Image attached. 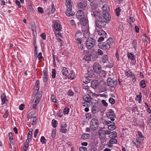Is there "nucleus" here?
<instances>
[{
  "instance_id": "nucleus-1",
  "label": "nucleus",
  "mask_w": 151,
  "mask_h": 151,
  "mask_svg": "<svg viewBox=\"0 0 151 151\" xmlns=\"http://www.w3.org/2000/svg\"><path fill=\"white\" fill-rule=\"evenodd\" d=\"M72 2L71 0H67L65 2V5L67 7L65 14L68 17L72 16L74 15L75 13L72 11Z\"/></svg>"
},
{
  "instance_id": "nucleus-2",
  "label": "nucleus",
  "mask_w": 151,
  "mask_h": 151,
  "mask_svg": "<svg viewBox=\"0 0 151 151\" xmlns=\"http://www.w3.org/2000/svg\"><path fill=\"white\" fill-rule=\"evenodd\" d=\"M106 22L102 19H98L95 21V24L96 27L100 29L104 28L106 25Z\"/></svg>"
},
{
  "instance_id": "nucleus-3",
  "label": "nucleus",
  "mask_w": 151,
  "mask_h": 151,
  "mask_svg": "<svg viewBox=\"0 0 151 151\" xmlns=\"http://www.w3.org/2000/svg\"><path fill=\"white\" fill-rule=\"evenodd\" d=\"M95 42L94 40L91 37L88 38L86 40V45L88 49H91L94 46Z\"/></svg>"
},
{
  "instance_id": "nucleus-4",
  "label": "nucleus",
  "mask_w": 151,
  "mask_h": 151,
  "mask_svg": "<svg viewBox=\"0 0 151 151\" xmlns=\"http://www.w3.org/2000/svg\"><path fill=\"white\" fill-rule=\"evenodd\" d=\"M104 82L103 81H101L98 83V81L96 80H94L92 81L91 82V86L94 89L97 88H100L101 87L100 85L103 84Z\"/></svg>"
},
{
  "instance_id": "nucleus-5",
  "label": "nucleus",
  "mask_w": 151,
  "mask_h": 151,
  "mask_svg": "<svg viewBox=\"0 0 151 151\" xmlns=\"http://www.w3.org/2000/svg\"><path fill=\"white\" fill-rule=\"evenodd\" d=\"M98 120L95 119H93L91 122L90 127L91 130H95L98 127Z\"/></svg>"
},
{
  "instance_id": "nucleus-6",
  "label": "nucleus",
  "mask_w": 151,
  "mask_h": 151,
  "mask_svg": "<svg viewBox=\"0 0 151 151\" xmlns=\"http://www.w3.org/2000/svg\"><path fill=\"white\" fill-rule=\"evenodd\" d=\"M106 115L107 117L110 119L111 121H113L115 120L114 118L116 117V115L112 110H110L108 112L106 113Z\"/></svg>"
},
{
  "instance_id": "nucleus-7",
  "label": "nucleus",
  "mask_w": 151,
  "mask_h": 151,
  "mask_svg": "<svg viewBox=\"0 0 151 151\" xmlns=\"http://www.w3.org/2000/svg\"><path fill=\"white\" fill-rule=\"evenodd\" d=\"M39 96H37V93L35 94V93H34L33 95H34L35 97L34 98L33 100V102L34 103V104H38L40 100V99L41 98L42 96V93L41 92H40L39 93Z\"/></svg>"
},
{
  "instance_id": "nucleus-8",
  "label": "nucleus",
  "mask_w": 151,
  "mask_h": 151,
  "mask_svg": "<svg viewBox=\"0 0 151 151\" xmlns=\"http://www.w3.org/2000/svg\"><path fill=\"white\" fill-rule=\"evenodd\" d=\"M93 68L94 71L97 73H99L101 72V66L98 63L96 62L93 64Z\"/></svg>"
},
{
  "instance_id": "nucleus-9",
  "label": "nucleus",
  "mask_w": 151,
  "mask_h": 151,
  "mask_svg": "<svg viewBox=\"0 0 151 151\" xmlns=\"http://www.w3.org/2000/svg\"><path fill=\"white\" fill-rule=\"evenodd\" d=\"M101 19H103L104 21H105V22L109 21L111 19V17L109 12H103V16H102V17Z\"/></svg>"
},
{
  "instance_id": "nucleus-10",
  "label": "nucleus",
  "mask_w": 151,
  "mask_h": 151,
  "mask_svg": "<svg viewBox=\"0 0 151 151\" xmlns=\"http://www.w3.org/2000/svg\"><path fill=\"white\" fill-rule=\"evenodd\" d=\"M107 81L108 85L111 87H114L115 86H116L117 83L116 81L112 80L110 78H109L107 79Z\"/></svg>"
},
{
  "instance_id": "nucleus-11",
  "label": "nucleus",
  "mask_w": 151,
  "mask_h": 151,
  "mask_svg": "<svg viewBox=\"0 0 151 151\" xmlns=\"http://www.w3.org/2000/svg\"><path fill=\"white\" fill-rule=\"evenodd\" d=\"M82 32L83 33V36L85 38H87L89 36V33L88 32V28L85 26L82 27Z\"/></svg>"
},
{
  "instance_id": "nucleus-12",
  "label": "nucleus",
  "mask_w": 151,
  "mask_h": 151,
  "mask_svg": "<svg viewBox=\"0 0 151 151\" xmlns=\"http://www.w3.org/2000/svg\"><path fill=\"white\" fill-rule=\"evenodd\" d=\"M87 1H83L78 4V7L79 9H84L87 6Z\"/></svg>"
},
{
  "instance_id": "nucleus-13",
  "label": "nucleus",
  "mask_w": 151,
  "mask_h": 151,
  "mask_svg": "<svg viewBox=\"0 0 151 151\" xmlns=\"http://www.w3.org/2000/svg\"><path fill=\"white\" fill-rule=\"evenodd\" d=\"M98 46H99L100 48L104 50H109L110 47V45L107 43L102 44L100 43L98 44Z\"/></svg>"
},
{
  "instance_id": "nucleus-14",
  "label": "nucleus",
  "mask_w": 151,
  "mask_h": 151,
  "mask_svg": "<svg viewBox=\"0 0 151 151\" xmlns=\"http://www.w3.org/2000/svg\"><path fill=\"white\" fill-rule=\"evenodd\" d=\"M95 103L94 104H93V107L92 108V111L93 113H96L98 111V102L96 100L94 101Z\"/></svg>"
},
{
  "instance_id": "nucleus-15",
  "label": "nucleus",
  "mask_w": 151,
  "mask_h": 151,
  "mask_svg": "<svg viewBox=\"0 0 151 151\" xmlns=\"http://www.w3.org/2000/svg\"><path fill=\"white\" fill-rule=\"evenodd\" d=\"M98 133L100 139H104L106 138V136L105 134V130L101 129H99V130Z\"/></svg>"
},
{
  "instance_id": "nucleus-16",
  "label": "nucleus",
  "mask_w": 151,
  "mask_h": 151,
  "mask_svg": "<svg viewBox=\"0 0 151 151\" xmlns=\"http://www.w3.org/2000/svg\"><path fill=\"white\" fill-rule=\"evenodd\" d=\"M92 14L94 15L96 18L98 19H100L102 17V14L98 11H94Z\"/></svg>"
},
{
  "instance_id": "nucleus-17",
  "label": "nucleus",
  "mask_w": 151,
  "mask_h": 151,
  "mask_svg": "<svg viewBox=\"0 0 151 151\" xmlns=\"http://www.w3.org/2000/svg\"><path fill=\"white\" fill-rule=\"evenodd\" d=\"M96 31L98 34L100 36H103V37H106L107 35L106 32L101 29H96Z\"/></svg>"
},
{
  "instance_id": "nucleus-18",
  "label": "nucleus",
  "mask_w": 151,
  "mask_h": 151,
  "mask_svg": "<svg viewBox=\"0 0 151 151\" xmlns=\"http://www.w3.org/2000/svg\"><path fill=\"white\" fill-rule=\"evenodd\" d=\"M125 74L127 77H132L133 78V80L134 79L135 81L136 79L135 77V76L132 72H130V70H126L125 71Z\"/></svg>"
},
{
  "instance_id": "nucleus-19",
  "label": "nucleus",
  "mask_w": 151,
  "mask_h": 151,
  "mask_svg": "<svg viewBox=\"0 0 151 151\" xmlns=\"http://www.w3.org/2000/svg\"><path fill=\"white\" fill-rule=\"evenodd\" d=\"M83 99L85 101L94 102V101L93 99L91 98L90 96L89 95L84 96Z\"/></svg>"
},
{
  "instance_id": "nucleus-20",
  "label": "nucleus",
  "mask_w": 151,
  "mask_h": 151,
  "mask_svg": "<svg viewBox=\"0 0 151 151\" xmlns=\"http://www.w3.org/2000/svg\"><path fill=\"white\" fill-rule=\"evenodd\" d=\"M66 123H64L61 126L60 129V132H62L63 133H66L67 131V129L66 128Z\"/></svg>"
},
{
  "instance_id": "nucleus-21",
  "label": "nucleus",
  "mask_w": 151,
  "mask_h": 151,
  "mask_svg": "<svg viewBox=\"0 0 151 151\" xmlns=\"http://www.w3.org/2000/svg\"><path fill=\"white\" fill-rule=\"evenodd\" d=\"M47 69H45L43 71L44 75L43 76V79L44 82H46L47 81Z\"/></svg>"
},
{
  "instance_id": "nucleus-22",
  "label": "nucleus",
  "mask_w": 151,
  "mask_h": 151,
  "mask_svg": "<svg viewBox=\"0 0 151 151\" xmlns=\"http://www.w3.org/2000/svg\"><path fill=\"white\" fill-rule=\"evenodd\" d=\"M76 16L77 18L80 19V18H83L84 17V13L81 10H79L77 12Z\"/></svg>"
},
{
  "instance_id": "nucleus-23",
  "label": "nucleus",
  "mask_w": 151,
  "mask_h": 151,
  "mask_svg": "<svg viewBox=\"0 0 151 151\" xmlns=\"http://www.w3.org/2000/svg\"><path fill=\"white\" fill-rule=\"evenodd\" d=\"M132 142L134 145L136 146L137 147H139L140 142L138 139L136 138H134L132 140Z\"/></svg>"
},
{
  "instance_id": "nucleus-24",
  "label": "nucleus",
  "mask_w": 151,
  "mask_h": 151,
  "mask_svg": "<svg viewBox=\"0 0 151 151\" xmlns=\"http://www.w3.org/2000/svg\"><path fill=\"white\" fill-rule=\"evenodd\" d=\"M39 81L38 80H37L36 81V85L35 87V90L34 92V93H35V94H36L37 93L39 89Z\"/></svg>"
},
{
  "instance_id": "nucleus-25",
  "label": "nucleus",
  "mask_w": 151,
  "mask_h": 151,
  "mask_svg": "<svg viewBox=\"0 0 151 151\" xmlns=\"http://www.w3.org/2000/svg\"><path fill=\"white\" fill-rule=\"evenodd\" d=\"M103 12H108L109 10V6L106 4H104L102 7Z\"/></svg>"
},
{
  "instance_id": "nucleus-26",
  "label": "nucleus",
  "mask_w": 151,
  "mask_h": 151,
  "mask_svg": "<svg viewBox=\"0 0 151 151\" xmlns=\"http://www.w3.org/2000/svg\"><path fill=\"white\" fill-rule=\"evenodd\" d=\"M1 104L3 105V104H6L7 102V100L6 99V96L4 93L1 96Z\"/></svg>"
},
{
  "instance_id": "nucleus-27",
  "label": "nucleus",
  "mask_w": 151,
  "mask_h": 151,
  "mask_svg": "<svg viewBox=\"0 0 151 151\" xmlns=\"http://www.w3.org/2000/svg\"><path fill=\"white\" fill-rule=\"evenodd\" d=\"M80 24L83 25V26H85L86 25V24L87 23V20L85 18H80Z\"/></svg>"
},
{
  "instance_id": "nucleus-28",
  "label": "nucleus",
  "mask_w": 151,
  "mask_h": 151,
  "mask_svg": "<svg viewBox=\"0 0 151 151\" xmlns=\"http://www.w3.org/2000/svg\"><path fill=\"white\" fill-rule=\"evenodd\" d=\"M37 118L36 116L32 117L30 119V123L32 125H35L36 124Z\"/></svg>"
},
{
  "instance_id": "nucleus-29",
  "label": "nucleus",
  "mask_w": 151,
  "mask_h": 151,
  "mask_svg": "<svg viewBox=\"0 0 151 151\" xmlns=\"http://www.w3.org/2000/svg\"><path fill=\"white\" fill-rule=\"evenodd\" d=\"M54 27L55 30L58 31H60L61 29V26L58 24L56 23L54 24Z\"/></svg>"
},
{
  "instance_id": "nucleus-30",
  "label": "nucleus",
  "mask_w": 151,
  "mask_h": 151,
  "mask_svg": "<svg viewBox=\"0 0 151 151\" xmlns=\"http://www.w3.org/2000/svg\"><path fill=\"white\" fill-rule=\"evenodd\" d=\"M62 73L63 75L66 76L68 73V68L65 67H63L62 69Z\"/></svg>"
},
{
  "instance_id": "nucleus-31",
  "label": "nucleus",
  "mask_w": 151,
  "mask_h": 151,
  "mask_svg": "<svg viewBox=\"0 0 151 151\" xmlns=\"http://www.w3.org/2000/svg\"><path fill=\"white\" fill-rule=\"evenodd\" d=\"M108 59V57L107 55H105L103 56L101 58V62L104 63L106 62Z\"/></svg>"
},
{
  "instance_id": "nucleus-32",
  "label": "nucleus",
  "mask_w": 151,
  "mask_h": 151,
  "mask_svg": "<svg viewBox=\"0 0 151 151\" xmlns=\"http://www.w3.org/2000/svg\"><path fill=\"white\" fill-rule=\"evenodd\" d=\"M115 123L114 122L112 123V124L110 125L108 127V129H109L113 130L116 128V126L114 125Z\"/></svg>"
},
{
  "instance_id": "nucleus-33",
  "label": "nucleus",
  "mask_w": 151,
  "mask_h": 151,
  "mask_svg": "<svg viewBox=\"0 0 151 151\" xmlns=\"http://www.w3.org/2000/svg\"><path fill=\"white\" fill-rule=\"evenodd\" d=\"M90 137V134H83L81 137V138L83 139H88Z\"/></svg>"
},
{
  "instance_id": "nucleus-34",
  "label": "nucleus",
  "mask_w": 151,
  "mask_h": 151,
  "mask_svg": "<svg viewBox=\"0 0 151 151\" xmlns=\"http://www.w3.org/2000/svg\"><path fill=\"white\" fill-rule=\"evenodd\" d=\"M138 139L140 140H143L144 139V137L142 135V133L139 131L137 132Z\"/></svg>"
},
{
  "instance_id": "nucleus-35",
  "label": "nucleus",
  "mask_w": 151,
  "mask_h": 151,
  "mask_svg": "<svg viewBox=\"0 0 151 151\" xmlns=\"http://www.w3.org/2000/svg\"><path fill=\"white\" fill-rule=\"evenodd\" d=\"M132 44L133 46V47L134 48L136 51L137 48V42L135 40H133L132 42Z\"/></svg>"
},
{
  "instance_id": "nucleus-36",
  "label": "nucleus",
  "mask_w": 151,
  "mask_h": 151,
  "mask_svg": "<svg viewBox=\"0 0 151 151\" xmlns=\"http://www.w3.org/2000/svg\"><path fill=\"white\" fill-rule=\"evenodd\" d=\"M127 56L129 58L134 60L135 59L134 56L131 53H129L127 54Z\"/></svg>"
},
{
  "instance_id": "nucleus-37",
  "label": "nucleus",
  "mask_w": 151,
  "mask_h": 151,
  "mask_svg": "<svg viewBox=\"0 0 151 151\" xmlns=\"http://www.w3.org/2000/svg\"><path fill=\"white\" fill-rule=\"evenodd\" d=\"M89 102V101H85L83 103H82V105L84 106H89L90 105V102ZM92 104L94 103V102H92Z\"/></svg>"
},
{
  "instance_id": "nucleus-38",
  "label": "nucleus",
  "mask_w": 151,
  "mask_h": 151,
  "mask_svg": "<svg viewBox=\"0 0 151 151\" xmlns=\"http://www.w3.org/2000/svg\"><path fill=\"white\" fill-rule=\"evenodd\" d=\"M117 140L116 139L114 138H112L109 141V143L111 144H115L117 143Z\"/></svg>"
},
{
  "instance_id": "nucleus-39",
  "label": "nucleus",
  "mask_w": 151,
  "mask_h": 151,
  "mask_svg": "<svg viewBox=\"0 0 151 151\" xmlns=\"http://www.w3.org/2000/svg\"><path fill=\"white\" fill-rule=\"evenodd\" d=\"M111 134H110L109 136V137H111H111L113 138H116L117 137V133L116 132H111Z\"/></svg>"
},
{
  "instance_id": "nucleus-40",
  "label": "nucleus",
  "mask_w": 151,
  "mask_h": 151,
  "mask_svg": "<svg viewBox=\"0 0 151 151\" xmlns=\"http://www.w3.org/2000/svg\"><path fill=\"white\" fill-rule=\"evenodd\" d=\"M139 95H137L136 98V100H139V101H141L142 100V93H139Z\"/></svg>"
},
{
  "instance_id": "nucleus-41",
  "label": "nucleus",
  "mask_w": 151,
  "mask_h": 151,
  "mask_svg": "<svg viewBox=\"0 0 151 151\" xmlns=\"http://www.w3.org/2000/svg\"><path fill=\"white\" fill-rule=\"evenodd\" d=\"M57 124V122L54 119H53L52 120V126L54 128L56 127V125Z\"/></svg>"
},
{
  "instance_id": "nucleus-42",
  "label": "nucleus",
  "mask_w": 151,
  "mask_h": 151,
  "mask_svg": "<svg viewBox=\"0 0 151 151\" xmlns=\"http://www.w3.org/2000/svg\"><path fill=\"white\" fill-rule=\"evenodd\" d=\"M83 59L86 61H89L91 60V58L88 55H86L84 56Z\"/></svg>"
},
{
  "instance_id": "nucleus-43",
  "label": "nucleus",
  "mask_w": 151,
  "mask_h": 151,
  "mask_svg": "<svg viewBox=\"0 0 151 151\" xmlns=\"http://www.w3.org/2000/svg\"><path fill=\"white\" fill-rule=\"evenodd\" d=\"M107 43L111 45L113 43V39L111 37H109L107 40Z\"/></svg>"
},
{
  "instance_id": "nucleus-44",
  "label": "nucleus",
  "mask_w": 151,
  "mask_h": 151,
  "mask_svg": "<svg viewBox=\"0 0 151 151\" xmlns=\"http://www.w3.org/2000/svg\"><path fill=\"white\" fill-rule=\"evenodd\" d=\"M140 86L142 88H145L146 87L145 80H142L140 82Z\"/></svg>"
},
{
  "instance_id": "nucleus-45",
  "label": "nucleus",
  "mask_w": 151,
  "mask_h": 151,
  "mask_svg": "<svg viewBox=\"0 0 151 151\" xmlns=\"http://www.w3.org/2000/svg\"><path fill=\"white\" fill-rule=\"evenodd\" d=\"M69 111V109L68 107L65 108L63 110V112L64 114H68Z\"/></svg>"
},
{
  "instance_id": "nucleus-46",
  "label": "nucleus",
  "mask_w": 151,
  "mask_h": 151,
  "mask_svg": "<svg viewBox=\"0 0 151 151\" xmlns=\"http://www.w3.org/2000/svg\"><path fill=\"white\" fill-rule=\"evenodd\" d=\"M83 82L85 83H89L90 80L88 79V77H85V78L83 79Z\"/></svg>"
},
{
  "instance_id": "nucleus-47",
  "label": "nucleus",
  "mask_w": 151,
  "mask_h": 151,
  "mask_svg": "<svg viewBox=\"0 0 151 151\" xmlns=\"http://www.w3.org/2000/svg\"><path fill=\"white\" fill-rule=\"evenodd\" d=\"M32 34H33L34 35L35 32V33H36V27L35 25L34 24V25H32Z\"/></svg>"
},
{
  "instance_id": "nucleus-48",
  "label": "nucleus",
  "mask_w": 151,
  "mask_h": 151,
  "mask_svg": "<svg viewBox=\"0 0 151 151\" xmlns=\"http://www.w3.org/2000/svg\"><path fill=\"white\" fill-rule=\"evenodd\" d=\"M121 11V9L119 7H118L116 9V16L118 17L119 15V13Z\"/></svg>"
},
{
  "instance_id": "nucleus-49",
  "label": "nucleus",
  "mask_w": 151,
  "mask_h": 151,
  "mask_svg": "<svg viewBox=\"0 0 151 151\" xmlns=\"http://www.w3.org/2000/svg\"><path fill=\"white\" fill-rule=\"evenodd\" d=\"M75 77V74L73 73H70L68 75V78L70 79H73Z\"/></svg>"
},
{
  "instance_id": "nucleus-50",
  "label": "nucleus",
  "mask_w": 151,
  "mask_h": 151,
  "mask_svg": "<svg viewBox=\"0 0 151 151\" xmlns=\"http://www.w3.org/2000/svg\"><path fill=\"white\" fill-rule=\"evenodd\" d=\"M88 75L90 76H92L93 75V72L92 70H88Z\"/></svg>"
},
{
  "instance_id": "nucleus-51",
  "label": "nucleus",
  "mask_w": 151,
  "mask_h": 151,
  "mask_svg": "<svg viewBox=\"0 0 151 151\" xmlns=\"http://www.w3.org/2000/svg\"><path fill=\"white\" fill-rule=\"evenodd\" d=\"M56 74V70L54 69H53L52 71V77L53 78H55V77Z\"/></svg>"
},
{
  "instance_id": "nucleus-52",
  "label": "nucleus",
  "mask_w": 151,
  "mask_h": 151,
  "mask_svg": "<svg viewBox=\"0 0 151 151\" xmlns=\"http://www.w3.org/2000/svg\"><path fill=\"white\" fill-rule=\"evenodd\" d=\"M40 141L42 144L46 143V139L44 136L41 137L40 139Z\"/></svg>"
},
{
  "instance_id": "nucleus-53",
  "label": "nucleus",
  "mask_w": 151,
  "mask_h": 151,
  "mask_svg": "<svg viewBox=\"0 0 151 151\" xmlns=\"http://www.w3.org/2000/svg\"><path fill=\"white\" fill-rule=\"evenodd\" d=\"M9 141H11L13 139V135L12 132H9Z\"/></svg>"
},
{
  "instance_id": "nucleus-54",
  "label": "nucleus",
  "mask_w": 151,
  "mask_h": 151,
  "mask_svg": "<svg viewBox=\"0 0 151 151\" xmlns=\"http://www.w3.org/2000/svg\"><path fill=\"white\" fill-rule=\"evenodd\" d=\"M106 37H103V36H101V37H100L98 40V42H100L102 41H103L104 39V38H105Z\"/></svg>"
},
{
  "instance_id": "nucleus-55",
  "label": "nucleus",
  "mask_w": 151,
  "mask_h": 151,
  "mask_svg": "<svg viewBox=\"0 0 151 151\" xmlns=\"http://www.w3.org/2000/svg\"><path fill=\"white\" fill-rule=\"evenodd\" d=\"M97 53L99 55H101L103 54V52L100 49H99L97 50Z\"/></svg>"
},
{
  "instance_id": "nucleus-56",
  "label": "nucleus",
  "mask_w": 151,
  "mask_h": 151,
  "mask_svg": "<svg viewBox=\"0 0 151 151\" xmlns=\"http://www.w3.org/2000/svg\"><path fill=\"white\" fill-rule=\"evenodd\" d=\"M109 102L111 104H114L115 102V100L111 98H110L109 99Z\"/></svg>"
},
{
  "instance_id": "nucleus-57",
  "label": "nucleus",
  "mask_w": 151,
  "mask_h": 151,
  "mask_svg": "<svg viewBox=\"0 0 151 151\" xmlns=\"http://www.w3.org/2000/svg\"><path fill=\"white\" fill-rule=\"evenodd\" d=\"M29 140L28 139H27L26 140V142L24 143L25 147V148H27L29 146Z\"/></svg>"
},
{
  "instance_id": "nucleus-58",
  "label": "nucleus",
  "mask_w": 151,
  "mask_h": 151,
  "mask_svg": "<svg viewBox=\"0 0 151 151\" xmlns=\"http://www.w3.org/2000/svg\"><path fill=\"white\" fill-rule=\"evenodd\" d=\"M32 134V131H29L27 135V139H31Z\"/></svg>"
},
{
  "instance_id": "nucleus-59",
  "label": "nucleus",
  "mask_w": 151,
  "mask_h": 151,
  "mask_svg": "<svg viewBox=\"0 0 151 151\" xmlns=\"http://www.w3.org/2000/svg\"><path fill=\"white\" fill-rule=\"evenodd\" d=\"M79 150L80 151H86L87 148H86L84 147H81L79 148Z\"/></svg>"
},
{
  "instance_id": "nucleus-60",
  "label": "nucleus",
  "mask_w": 151,
  "mask_h": 151,
  "mask_svg": "<svg viewBox=\"0 0 151 151\" xmlns=\"http://www.w3.org/2000/svg\"><path fill=\"white\" fill-rule=\"evenodd\" d=\"M24 105L23 104H21L19 106V108L20 110H22L24 109Z\"/></svg>"
},
{
  "instance_id": "nucleus-61",
  "label": "nucleus",
  "mask_w": 151,
  "mask_h": 151,
  "mask_svg": "<svg viewBox=\"0 0 151 151\" xmlns=\"http://www.w3.org/2000/svg\"><path fill=\"white\" fill-rule=\"evenodd\" d=\"M56 135V130H54L52 131L51 136L52 137L54 138Z\"/></svg>"
},
{
  "instance_id": "nucleus-62",
  "label": "nucleus",
  "mask_w": 151,
  "mask_h": 151,
  "mask_svg": "<svg viewBox=\"0 0 151 151\" xmlns=\"http://www.w3.org/2000/svg\"><path fill=\"white\" fill-rule=\"evenodd\" d=\"M51 99L52 100V101L53 102L56 103V100L55 99V96L54 95L52 96H51Z\"/></svg>"
},
{
  "instance_id": "nucleus-63",
  "label": "nucleus",
  "mask_w": 151,
  "mask_h": 151,
  "mask_svg": "<svg viewBox=\"0 0 151 151\" xmlns=\"http://www.w3.org/2000/svg\"><path fill=\"white\" fill-rule=\"evenodd\" d=\"M15 3L17 5L18 7L19 8H21V5L20 4V3L19 1L18 0H16L15 1Z\"/></svg>"
},
{
  "instance_id": "nucleus-64",
  "label": "nucleus",
  "mask_w": 151,
  "mask_h": 151,
  "mask_svg": "<svg viewBox=\"0 0 151 151\" xmlns=\"http://www.w3.org/2000/svg\"><path fill=\"white\" fill-rule=\"evenodd\" d=\"M38 11L41 13H43L44 12L42 8L41 7H39L38 8Z\"/></svg>"
}]
</instances>
